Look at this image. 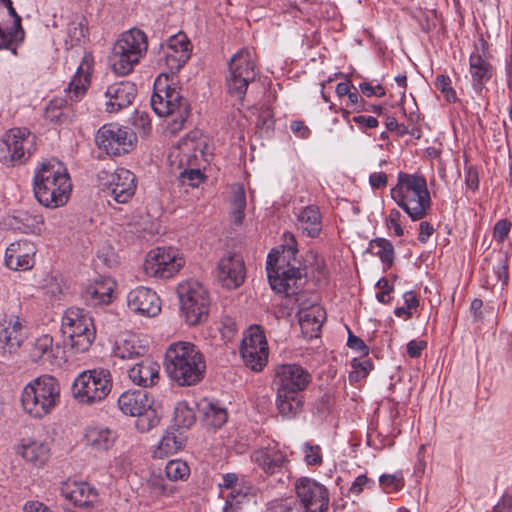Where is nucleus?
<instances>
[{"label":"nucleus","instance_id":"34","mask_svg":"<svg viewBox=\"0 0 512 512\" xmlns=\"http://www.w3.org/2000/svg\"><path fill=\"white\" fill-rule=\"evenodd\" d=\"M117 435L105 426H90L86 429L84 442L95 453L109 451L115 444Z\"/></svg>","mask_w":512,"mask_h":512},{"label":"nucleus","instance_id":"52","mask_svg":"<svg viewBox=\"0 0 512 512\" xmlns=\"http://www.w3.org/2000/svg\"><path fill=\"white\" fill-rule=\"evenodd\" d=\"M435 87L441 91L448 102L457 100L456 92L451 86V79L446 75H438L435 80Z\"/></svg>","mask_w":512,"mask_h":512},{"label":"nucleus","instance_id":"5","mask_svg":"<svg viewBox=\"0 0 512 512\" xmlns=\"http://www.w3.org/2000/svg\"><path fill=\"white\" fill-rule=\"evenodd\" d=\"M297 241L292 233H284L283 253L270 252L267 256V277L271 288L286 296L296 294L303 284V273L299 267L291 265L287 258L297 254Z\"/></svg>","mask_w":512,"mask_h":512},{"label":"nucleus","instance_id":"14","mask_svg":"<svg viewBox=\"0 0 512 512\" xmlns=\"http://www.w3.org/2000/svg\"><path fill=\"white\" fill-rule=\"evenodd\" d=\"M181 312L189 325H197L208 317L210 299L208 291L198 281H184L177 287Z\"/></svg>","mask_w":512,"mask_h":512},{"label":"nucleus","instance_id":"59","mask_svg":"<svg viewBox=\"0 0 512 512\" xmlns=\"http://www.w3.org/2000/svg\"><path fill=\"white\" fill-rule=\"evenodd\" d=\"M347 346L350 349L358 352L362 356H366L369 353V348L364 343V341L361 338L352 334L351 331H349V335H348V339H347Z\"/></svg>","mask_w":512,"mask_h":512},{"label":"nucleus","instance_id":"32","mask_svg":"<svg viewBox=\"0 0 512 512\" xmlns=\"http://www.w3.org/2000/svg\"><path fill=\"white\" fill-rule=\"evenodd\" d=\"M251 458L253 462L268 474L278 472L287 461L286 454L280 450L275 442H271L266 447L254 451Z\"/></svg>","mask_w":512,"mask_h":512},{"label":"nucleus","instance_id":"41","mask_svg":"<svg viewBox=\"0 0 512 512\" xmlns=\"http://www.w3.org/2000/svg\"><path fill=\"white\" fill-rule=\"evenodd\" d=\"M374 256L380 258L385 268H390L394 260V248L390 241L377 238L370 242L368 250Z\"/></svg>","mask_w":512,"mask_h":512},{"label":"nucleus","instance_id":"15","mask_svg":"<svg viewBox=\"0 0 512 512\" xmlns=\"http://www.w3.org/2000/svg\"><path fill=\"white\" fill-rule=\"evenodd\" d=\"M117 403L123 414L137 417L136 427L140 432H146L159 423L153 400L144 390L125 391L119 396Z\"/></svg>","mask_w":512,"mask_h":512},{"label":"nucleus","instance_id":"35","mask_svg":"<svg viewBox=\"0 0 512 512\" xmlns=\"http://www.w3.org/2000/svg\"><path fill=\"white\" fill-rule=\"evenodd\" d=\"M469 64L473 87L475 90L481 91L484 84L491 79L493 67L485 52L483 51L481 54L478 49L470 55Z\"/></svg>","mask_w":512,"mask_h":512},{"label":"nucleus","instance_id":"13","mask_svg":"<svg viewBox=\"0 0 512 512\" xmlns=\"http://www.w3.org/2000/svg\"><path fill=\"white\" fill-rule=\"evenodd\" d=\"M112 385V376L108 369L85 370L74 379L72 395L80 404L93 405L109 395Z\"/></svg>","mask_w":512,"mask_h":512},{"label":"nucleus","instance_id":"27","mask_svg":"<svg viewBox=\"0 0 512 512\" xmlns=\"http://www.w3.org/2000/svg\"><path fill=\"white\" fill-rule=\"evenodd\" d=\"M35 248L28 241L11 243L5 251V265L10 270L27 271L35 264Z\"/></svg>","mask_w":512,"mask_h":512},{"label":"nucleus","instance_id":"2","mask_svg":"<svg viewBox=\"0 0 512 512\" xmlns=\"http://www.w3.org/2000/svg\"><path fill=\"white\" fill-rule=\"evenodd\" d=\"M311 382L312 375L300 364L284 363L275 366L273 385L276 389V406L283 417L293 418L302 410V392Z\"/></svg>","mask_w":512,"mask_h":512},{"label":"nucleus","instance_id":"55","mask_svg":"<svg viewBox=\"0 0 512 512\" xmlns=\"http://www.w3.org/2000/svg\"><path fill=\"white\" fill-rule=\"evenodd\" d=\"M376 287L379 289L376 299L382 304L390 303V294L393 291V286L389 284V281L386 278H381L377 281Z\"/></svg>","mask_w":512,"mask_h":512},{"label":"nucleus","instance_id":"63","mask_svg":"<svg viewBox=\"0 0 512 512\" xmlns=\"http://www.w3.org/2000/svg\"><path fill=\"white\" fill-rule=\"evenodd\" d=\"M369 483L374 484L373 481L367 478L366 475L361 474L355 478L350 487V492L354 495H359Z\"/></svg>","mask_w":512,"mask_h":512},{"label":"nucleus","instance_id":"17","mask_svg":"<svg viewBox=\"0 0 512 512\" xmlns=\"http://www.w3.org/2000/svg\"><path fill=\"white\" fill-rule=\"evenodd\" d=\"M240 354L246 367L260 372L268 363L269 349L263 330L253 325L245 332Z\"/></svg>","mask_w":512,"mask_h":512},{"label":"nucleus","instance_id":"45","mask_svg":"<svg viewBox=\"0 0 512 512\" xmlns=\"http://www.w3.org/2000/svg\"><path fill=\"white\" fill-rule=\"evenodd\" d=\"M231 214L236 224H240L245 217L246 195L242 185H237L233 190V196L230 201Z\"/></svg>","mask_w":512,"mask_h":512},{"label":"nucleus","instance_id":"38","mask_svg":"<svg viewBox=\"0 0 512 512\" xmlns=\"http://www.w3.org/2000/svg\"><path fill=\"white\" fill-rule=\"evenodd\" d=\"M325 320V311L318 305L299 312L302 332L309 338L317 337Z\"/></svg>","mask_w":512,"mask_h":512},{"label":"nucleus","instance_id":"25","mask_svg":"<svg viewBox=\"0 0 512 512\" xmlns=\"http://www.w3.org/2000/svg\"><path fill=\"white\" fill-rule=\"evenodd\" d=\"M4 8L7 9L13 22L9 28H3L0 25V50H9L16 56L18 47L25 39V31L22 27L21 16L16 12L12 0H6Z\"/></svg>","mask_w":512,"mask_h":512},{"label":"nucleus","instance_id":"31","mask_svg":"<svg viewBox=\"0 0 512 512\" xmlns=\"http://www.w3.org/2000/svg\"><path fill=\"white\" fill-rule=\"evenodd\" d=\"M116 282L110 277H99L89 284L82 293L87 305L98 306L111 303Z\"/></svg>","mask_w":512,"mask_h":512},{"label":"nucleus","instance_id":"28","mask_svg":"<svg viewBox=\"0 0 512 512\" xmlns=\"http://www.w3.org/2000/svg\"><path fill=\"white\" fill-rule=\"evenodd\" d=\"M24 337L23 325L18 317L4 319L0 323V352L3 355L16 353Z\"/></svg>","mask_w":512,"mask_h":512},{"label":"nucleus","instance_id":"10","mask_svg":"<svg viewBox=\"0 0 512 512\" xmlns=\"http://www.w3.org/2000/svg\"><path fill=\"white\" fill-rule=\"evenodd\" d=\"M93 60L90 55H85L80 62L76 73L67 88V97L70 100L55 98L49 102L45 110V118L54 123H65L71 119L72 102L79 101L85 94L90 84Z\"/></svg>","mask_w":512,"mask_h":512},{"label":"nucleus","instance_id":"36","mask_svg":"<svg viewBox=\"0 0 512 512\" xmlns=\"http://www.w3.org/2000/svg\"><path fill=\"white\" fill-rule=\"evenodd\" d=\"M160 366L157 362L145 359L128 370L130 380L142 387H151L159 380Z\"/></svg>","mask_w":512,"mask_h":512},{"label":"nucleus","instance_id":"30","mask_svg":"<svg viewBox=\"0 0 512 512\" xmlns=\"http://www.w3.org/2000/svg\"><path fill=\"white\" fill-rule=\"evenodd\" d=\"M6 225L14 231L39 235L44 230V218L30 210H16L6 218Z\"/></svg>","mask_w":512,"mask_h":512},{"label":"nucleus","instance_id":"12","mask_svg":"<svg viewBox=\"0 0 512 512\" xmlns=\"http://www.w3.org/2000/svg\"><path fill=\"white\" fill-rule=\"evenodd\" d=\"M61 331L66 338V344L77 353L87 351L96 335L92 317L84 309L76 307L65 311Z\"/></svg>","mask_w":512,"mask_h":512},{"label":"nucleus","instance_id":"9","mask_svg":"<svg viewBox=\"0 0 512 512\" xmlns=\"http://www.w3.org/2000/svg\"><path fill=\"white\" fill-rule=\"evenodd\" d=\"M151 106L158 116L170 118L166 129L172 134L183 129L191 113L190 104L180 91L175 87L162 85L159 78L155 82Z\"/></svg>","mask_w":512,"mask_h":512},{"label":"nucleus","instance_id":"8","mask_svg":"<svg viewBox=\"0 0 512 512\" xmlns=\"http://www.w3.org/2000/svg\"><path fill=\"white\" fill-rule=\"evenodd\" d=\"M148 49L146 34L137 28L123 32L114 43L109 55V65L118 76H126L145 56Z\"/></svg>","mask_w":512,"mask_h":512},{"label":"nucleus","instance_id":"37","mask_svg":"<svg viewBox=\"0 0 512 512\" xmlns=\"http://www.w3.org/2000/svg\"><path fill=\"white\" fill-rule=\"evenodd\" d=\"M298 229L310 238H317L322 231V216L317 206L303 208L297 216Z\"/></svg>","mask_w":512,"mask_h":512},{"label":"nucleus","instance_id":"60","mask_svg":"<svg viewBox=\"0 0 512 512\" xmlns=\"http://www.w3.org/2000/svg\"><path fill=\"white\" fill-rule=\"evenodd\" d=\"M46 284L42 287L45 294L49 295L52 299H58L62 289L58 280L54 277L45 279Z\"/></svg>","mask_w":512,"mask_h":512},{"label":"nucleus","instance_id":"1","mask_svg":"<svg viewBox=\"0 0 512 512\" xmlns=\"http://www.w3.org/2000/svg\"><path fill=\"white\" fill-rule=\"evenodd\" d=\"M206 146L205 139L198 132H192L170 149L167 160L179 185L196 188L205 180L201 167L208 162Z\"/></svg>","mask_w":512,"mask_h":512},{"label":"nucleus","instance_id":"29","mask_svg":"<svg viewBox=\"0 0 512 512\" xmlns=\"http://www.w3.org/2000/svg\"><path fill=\"white\" fill-rule=\"evenodd\" d=\"M137 93L136 86L129 81H121L108 86L105 96L106 111L115 113L128 107Z\"/></svg>","mask_w":512,"mask_h":512},{"label":"nucleus","instance_id":"40","mask_svg":"<svg viewBox=\"0 0 512 512\" xmlns=\"http://www.w3.org/2000/svg\"><path fill=\"white\" fill-rule=\"evenodd\" d=\"M146 352V346L139 344L135 336H129L128 338L116 342L114 348V355L123 360L143 356Z\"/></svg>","mask_w":512,"mask_h":512},{"label":"nucleus","instance_id":"44","mask_svg":"<svg viewBox=\"0 0 512 512\" xmlns=\"http://www.w3.org/2000/svg\"><path fill=\"white\" fill-rule=\"evenodd\" d=\"M173 420L178 428H190L196 420L194 409L186 401L177 402Z\"/></svg>","mask_w":512,"mask_h":512},{"label":"nucleus","instance_id":"48","mask_svg":"<svg viewBox=\"0 0 512 512\" xmlns=\"http://www.w3.org/2000/svg\"><path fill=\"white\" fill-rule=\"evenodd\" d=\"M379 486L385 493H393L401 490L404 486V478L401 472L383 474L379 477Z\"/></svg>","mask_w":512,"mask_h":512},{"label":"nucleus","instance_id":"16","mask_svg":"<svg viewBox=\"0 0 512 512\" xmlns=\"http://www.w3.org/2000/svg\"><path fill=\"white\" fill-rule=\"evenodd\" d=\"M185 265L182 254L173 247H157L151 250L144 262L146 275L168 279L173 277Z\"/></svg>","mask_w":512,"mask_h":512},{"label":"nucleus","instance_id":"4","mask_svg":"<svg viewBox=\"0 0 512 512\" xmlns=\"http://www.w3.org/2000/svg\"><path fill=\"white\" fill-rule=\"evenodd\" d=\"M165 360L166 372L178 386L195 385L204 377L205 359L193 343H172L166 350Z\"/></svg>","mask_w":512,"mask_h":512},{"label":"nucleus","instance_id":"58","mask_svg":"<svg viewBox=\"0 0 512 512\" xmlns=\"http://www.w3.org/2000/svg\"><path fill=\"white\" fill-rule=\"evenodd\" d=\"M150 486L153 492L159 495H170L173 493L172 487L167 485L160 475L151 477Z\"/></svg>","mask_w":512,"mask_h":512},{"label":"nucleus","instance_id":"22","mask_svg":"<svg viewBox=\"0 0 512 512\" xmlns=\"http://www.w3.org/2000/svg\"><path fill=\"white\" fill-rule=\"evenodd\" d=\"M106 179L103 185L117 203H127L135 194L136 177L130 170L118 168L112 173H106Z\"/></svg>","mask_w":512,"mask_h":512},{"label":"nucleus","instance_id":"50","mask_svg":"<svg viewBox=\"0 0 512 512\" xmlns=\"http://www.w3.org/2000/svg\"><path fill=\"white\" fill-rule=\"evenodd\" d=\"M302 451L304 453V462L308 466H319L322 464V450L319 445L306 442L302 446Z\"/></svg>","mask_w":512,"mask_h":512},{"label":"nucleus","instance_id":"33","mask_svg":"<svg viewBox=\"0 0 512 512\" xmlns=\"http://www.w3.org/2000/svg\"><path fill=\"white\" fill-rule=\"evenodd\" d=\"M17 453L35 467L44 466L50 459L51 449L47 442L36 439H22Z\"/></svg>","mask_w":512,"mask_h":512},{"label":"nucleus","instance_id":"18","mask_svg":"<svg viewBox=\"0 0 512 512\" xmlns=\"http://www.w3.org/2000/svg\"><path fill=\"white\" fill-rule=\"evenodd\" d=\"M295 492L305 512H328L330 495L322 483L309 478L301 477L295 482Z\"/></svg>","mask_w":512,"mask_h":512},{"label":"nucleus","instance_id":"39","mask_svg":"<svg viewBox=\"0 0 512 512\" xmlns=\"http://www.w3.org/2000/svg\"><path fill=\"white\" fill-rule=\"evenodd\" d=\"M53 338L44 334L37 337L29 349V357L33 362H42L52 364Z\"/></svg>","mask_w":512,"mask_h":512},{"label":"nucleus","instance_id":"62","mask_svg":"<svg viewBox=\"0 0 512 512\" xmlns=\"http://www.w3.org/2000/svg\"><path fill=\"white\" fill-rule=\"evenodd\" d=\"M360 90L367 97L377 96L383 97L385 96V89L381 85L373 86L371 83L363 82L359 85Z\"/></svg>","mask_w":512,"mask_h":512},{"label":"nucleus","instance_id":"24","mask_svg":"<svg viewBox=\"0 0 512 512\" xmlns=\"http://www.w3.org/2000/svg\"><path fill=\"white\" fill-rule=\"evenodd\" d=\"M127 304L134 313L154 317L161 311V302L155 291L147 287H137L127 295Z\"/></svg>","mask_w":512,"mask_h":512},{"label":"nucleus","instance_id":"3","mask_svg":"<svg viewBox=\"0 0 512 512\" xmlns=\"http://www.w3.org/2000/svg\"><path fill=\"white\" fill-rule=\"evenodd\" d=\"M33 191L37 201L47 208L65 205L72 191L66 166L56 159L39 164L34 171Z\"/></svg>","mask_w":512,"mask_h":512},{"label":"nucleus","instance_id":"49","mask_svg":"<svg viewBox=\"0 0 512 512\" xmlns=\"http://www.w3.org/2000/svg\"><path fill=\"white\" fill-rule=\"evenodd\" d=\"M268 512H303V510L298 500L291 497L272 501Z\"/></svg>","mask_w":512,"mask_h":512},{"label":"nucleus","instance_id":"43","mask_svg":"<svg viewBox=\"0 0 512 512\" xmlns=\"http://www.w3.org/2000/svg\"><path fill=\"white\" fill-rule=\"evenodd\" d=\"M182 448V441L173 432L165 433L157 448L154 451V457L164 458L173 453H176Z\"/></svg>","mask_w":512,"mask_h":512},{"label":"nucleus","instance_id":"11","mask_svg":"<svg viewBox=\"0 0 512 512\" xmlns=\"http://www.w3.org/2000/svg\"><path fill=\"white\" fill-rule=\"evenodd\" d=\"M258 77L255 51L243 48L233 55L229 62V73L226 77L227 92L239 102H242L248 86Z\"/></svg>","mask_w":512,"mask_h":512},{"label":"nucleus","instance_id":"6","mask_svg":"<svg viewBox=\"0 0 512 512\" xmlns=\"http://www.w3.org/2000/svg\"><path fill=\"white\" fill-rule=\"evenodd\" d=\"M391 198L412 221L424 219L432 206L425 177L419 174L398 173L397 184L390 191Z\"/></svg>","mask_w":512,"mask_h":512},{"label":"nucleus","instance_id":"61","mask_svg":"<svg viewBox=\"0 0 512 512\" xmlns=\"http://www.w3.org/2000/svg\"><path fill=\"white\" fill-rule=\"evenodd\" d=\"M465 183L467 188L476 191L479 188V173L474 166H469L465 172Z\"/></svg>","mask_w":512,"mask_h":512},{"label":"nucleus","instance_id":"54","mask_svg":"<svg viewBox=\"0 0 512 512\" xmlns=\"http://www.w3.org/2000/svg\"><path fill=\"white\" fill-rule=\"evenodd\" d=\"M402 214L397 209H391L386 218V226L388 229H392L394 234L398 237L404 235V229L402 228Z\"/></svg>","mask_w":512,"mask_h":512},{"label":"nucleus","instance_id":"56","mask_svg":"<svg viewBox=\"0 0 512 512\" xmlns=\"http://www.w3.org/2000/svg\"><path fill=\"white\" fill-rule=\"evenodd\" d=\"M511 229V223L507 219H501L496 222L493 229V238L498 243H503L508 237Z\"/></svg>","mask_w":512,"mask_h":512},{"label":"nucleus","instance_id":"53","mask_svg":"<svg viewBox=\"0 0 512 512\" xmlns=\"http://www.w3.org/2000/svg\"><path fill=\"white\" fill-rule=\"evenodd\" d=\"M251 482L246 480L245 477H240L235 473H226L222 475V482L219 483L220 489H229L235 491L242 484H250Z\"/></svg>","mask_w":512,"mask_h":512},{"label":"nucleus","instance_id":"23","mask_svg":"<svg viewBox=\"0 0 512 512\" xmlns=\"http://www.w3.org/2000/svg\"><path fill=\"white\" fill-rule=\"evenodd\" d=\"M245 265L241 256L228 254L218 263V279L227 289H236L245 280Z\"/></svg>","mask_w":512,"mask_h":512},{"label":"nucleus","instance_id":"51","mask_svg":"<svg viewBox=\"0 0 512 512\" xmlns=\"http://www.w3.org/2000/svg\"><path fill=\"white\" fill-rule=\"evenodd\" d=\"M404 305L397 307L394 311L397 317H405L409 319L412 317L411 310L415 309L419 305V300L413 291L405 292L403 295Z\"/></svg>","mask_w":512,"mask_h":512},{"label":"nucleus","instance_id":"26","mask_svg":"<svg viewBox=\"0 0 512 512\" xmlns=\"http://www.w3.org/2000/svg\"><path fill=\"white\" fill-rule=\"evenodd\" d=\"M61 495L79 508H89L98 499L97 490L87 482L68 479L61 485Z\"/></svg>","mask_w":512,"mask_h":512},{"label":"nucleus","instance_id":"19","mask_svg":"<svg viewBox=\"0 0 512 512\" xmlns=\"http://www.w3.org/2000/svg\"><path fill=\"white\" fill-rule=\"evenodd\" d=\"M134 140L135 134L130 129L113 123L102 126L96 135L98 147L113 156L128 153Z\"/></svg>","mask_w":512,"mask_h":512},{"label":"nucleus","instance_id":"7","mask_svg":"<svg viewBox=\"0 0 512 512\" xmlns=\"http://www.w3.org/2000/svg\"><path fill=\"white\" fill-rule=\"evenodd\" d=\"M60 402V385L56 378L42 375L29 382L22 390L23 410L32 418L41 419L50 414Z\"/></svg>","mask_w":512,"mask_h":512},{"label":"nucleus","instance_id":"57","mask_svg":"<svg viewBox=\"0 0 512 512\" xmlns=\"http://www.w3.org/2000/svg\"><path fill=\"white\" fill-rule=\"evenodd\" d=\"M68 37L71 46L78 44L85 37V26L82 22H71L68 26Z\"/></svg>","mask_w":512,"mask_h":512},{"label":"nucleus","instance_id":"47","mask_svg":"<svg viewBox=\"0 0 512 512\" xmlns=\"http://www.w3.org/2000/svg\"><path fill=\"white\" fill-rule=\"evenodd\" d=\"M254 494V487L250 484H242L237 490L229 491L226 495H223V499H228L233 503L234 506H238L241 509L243 505L249 501V496Z\"/></svg>","mask_w":512,"mask_h":512},{"label":"nucleus","instance_id":"42","mask_svg":"<svg viewBox=\"0 0 512 512\" xmlns=\"http://www.w3.org/2000/svg\"><path fill=\"white\" fill-rule=\"evenodd\" d=\"M204 420L208 426L220 428L227 421L228 414L218 402H209L203 407Z\"/></svg>","mask_w":512,"mask_h":512},{"label":"nucleus","instance_id":"21","mask_svg":"<svg viewBox=\"0 0 512 512\" xmlns=\"http://www.w3.org/2000/svg\"><path fill=\"white\" fill-rule=\"evenodd\" d=\"M34 136L26 128H13L9 130L4 139L7 150L5 163L17 165L24 163L31 155Z\"/></svg>","mask_w":512,"mask_h":512},{"label":"nucleus","instance_id":"20","mask_svg":"<svg viewBox=\"0 0 512 512\" xmlns=\"http://www.w3.org/2000/svg\"><path fill=\"white\" fill-rule=\"evenodd\" d=\"M192 45L183 32L169 37L165 44H161L159 64H163L171 73L178 71L190 58Z\"/></svg>","mask_w":512,"mask_h":512},{"label":"nucleus","instance_id":"64","mask_svg":"<svg viewBox=\"0 0 512 512\" xmlns=\"http://www.w3.org/2000/svg\"><path fill=\"white\" fill-rule=\"evenodd\" d=\"M387 175L384 172H375L369 176V183L374 189L384 188L387 185Z\"/></svg>","mask_w":512,"mask_h":512},{"label":"nucleus","instance_id":"46","mask_svg":"<svg viewBox=\"0 0 512 512\" xmlns=\"http://www.w3.org/2000/svg\"><path fill=\"white\" fill-rule=\"evenodd\" d=\"M164 474L170 481H185L190 475V468L185 461L173 459L166 464Z\"/></svg>","mask_w":512,"mask_h":512}]
</instances>
